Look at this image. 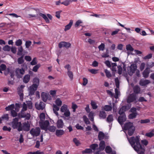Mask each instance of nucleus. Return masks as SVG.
I'll return each instance as SVG.
<instances>
[{
    "label": "nucleus",
    "instance_id": "f257e3e1",
    "mask_svg": "<svg viewBox=\"0 0 154 154\" xmlns=\"http://www.w3.org/2000/svg\"><path fill=\"white\" fill-rule=\"evenodd\" d=\"M128 139L130 144L135 151L139 154H144L145 149L140 142L139 136L132 137Z\"/></svg>",
    "mask_w": 154,
    "mask_h": 154
},
{
    "label": "nucleus",
    "instance_id": "f03ea898",
    "mask_svg": "<svg viewBox=\"0 0 154 154\" xmlns=\"http://www.w3.org/2000/svg\"><path fill=\"white\" fill-rule=\"evenodd\" d=\"M22 68L20 69L17 68L15 69L16 75L18 78H21L25 73V71L27 69V66L25 64L21 65Z\"/></svg>",
    "mask_w": 154,
    "mask_h": 154
},
{
    "label": "nucleus",
    "instance_id": "7ed1b4c3",
    "mask_svg": "<svg viewBox=\"0 0 154 154\" xmlns=\"http://www.w3.org/2000/svg\"><path fill=\"white\" fill-rule=\"evenodd\" d=\"M19 119L17 118L14 119L11 122L12 127L14 129H17L18 131H22V123L21 122H18Z\"/></svg>",
    "mask_w": 154,
    "mask_h": 154
},
{
    "label": "nucleus",
    "instance_id": "20e7f679",
    "mask_svg": "<svg viewBox=\"0 0 154 154\" xmlns=\"http://www.w3.org/2000/svg\"><path fill=\"white\" fill-rule=\"evenodd\" d=\"M41 131L39 127L33 128L31 129L30 131V133L33 137H37L40 134Z\"/></svg>",
    "mask_w": 154,
    "mask_h": 154
},
{
    "label": "nucleus",
    "instance_id": "39448f33",
    "mask_svg": "<svg viewBox=\"0 0 154 154\" xmlns=\"http://www.w3.org/2000/svg\"><path fill=\"white\" fill-rule=\"evenodd\" d=\"M40 126L42 130H46L49 125V122L48 120L39 122Z\"/></svg>",
    "mask_w": 154,
    "mask_h": 154
},
{
    "label": "nucleus",
    "instance_id": "423d86ee",
    "mask_svg": "<svg viewBox=\"0 0 154 154\" xmlns=\"http://www.w3.org/2000/svg\"><path fill=\"white\" fill-rule=\"evenodd\" d=\"M137 66L135 64H131L130 66L129 67L130 70L128 69V73L130 75H132L135 72V71L137 70Z\"/></svg>",
    "mask_w": 154,
    "mask_h": 154
},
{
    "label": "nucleus",
    "instance_id": "0eeeda50",
    "mask_svg": "<svg viewBox=\"0 0 154 154\" xmlns=\"http://www.w3.org/2000/svg\"><path fill=\"white\" fill-rule=\"evenodd\" d=\"M38 87V85L37 84H33L31 86H30L29 88V94L33 95L35 91L36 90Z\"/></svg>",
    "mask_w": 154,
    "mask_h": 154
},
{
    "label": "nucleus",
    "instance_id": "6e6552de",
    "mask_svg": "<svg viewBox=\"0 0 154 154\" xmlns=\"http://www.w3.org/2000/svg\"><path fill=\"white\" fill-rule=\"evenodd\" d=\"M58 46L60 48L64 47L66 48H68L71 47V44L69 42H61L59 43Z\"/></svg>",
    "mask_w": 154,
    "mask_h": 154
},
{
    "label": "nucleus",
    "instance_id": "1a4fd4ad",
    "mask_svg": "<svg viewBox=\"0 0 154 154\" xmlns=\"http://www.w3.org/2000/svg\"><path fill=\"white\" fill-rule=\"evenodd\" d=\"M126 117L125 114L119 116L118 119V121L121 125L123 124V123L126 121Z\"/></svg>",
    "mask_w": 154,
    "mask_h": 154
},
{
    "label": "nucleus",
    "instance_id": "9d476101",
    "mask_svg": "<svg viewBox=\"0 0 154 154\" xmlns=\"http://www.w3.org/2000/svg\"><path fill=\"white\" fill-rule=\"evenodd\" d=\"M30 125L28 122H25L23 123L22 125V130L24 131H28L30 130Z\"/></svg>",
    "mask_w": 154,
    "mask_h": 154
},
{
    "label": "nucleus",
    "instance_id": "9b49d317",
    "mask_svg": "<svg viewBox=\"0 0 154 154\" xmlns=\"http://www.w3.org/2000/svg\"><path fill=\"white\" fill-rule=\"evenodd\" d=\"M136 100V96L135 94L133 93L131 94L128 97L127 102L128 103H129L132 102Z\"/></svg>",
    "mask_w": 154,
    "mask_h": 154
},
{
    "label": "nucleus",
    "instance_id": "f8f14e48",
    "mask_svg": "<svg viewBox=\"0 0 154 154\" xmlns=\"http://www.w3.org/2000/svg\"><path fill=\"white\" fill-rule=\"evenodd\" d=\"M150 83V80L147 79H141L139 82V84L141 86H145Z\"/></svg>",
    "mask_w": 154,
    "mask_h": 154
},
{
    "label": "nucleus",
    "instance_id": "ddd939ff",
    "mask_svg": "<svg viewBox=\"0 0 154 154\" xmlns=\"http://www.w3.org/2000/svg\"><path fill=\"white\" fill-rule=\"evenodd\" d=\"M35 106L38 110H43L45 107V104L42 102H40L39 104H35Z\"/></svg>",
    "mask_w": 154,
    "mask_h": 154
},
{
    "label": "nucleus",
    "instance_id": "4468645a",
    "mask_svg": "<svg viewBox=\"0 0 154 154\" xmlns=\"http://www.w3.org/2000/svg\"><path fill=\"white\" fill-rule=\"evenodd\" d=\"M134 127L133 124L131 122H128L125 123L124 127V129L125 130H128Z\"/></svg>",
    "mask_w": 154,
    "mask_h": 154
},
{
    "label": "nucleus",
    "instance_id": "2eb2a0df",
    "mask_svg": "<svg viewBox=\"0 0 154 154\" xmlns=\"http://www.w3.org/2000/svg\"><path fill=\"white\" fill-rule=\"evenodd\" d=\"M133 90L135 94L140 93V88L138 85H136L134 86L133 88Z\"/></svg>",
    "mask_w": 154,
    "mask_h": 154
},
{
    "label": "nucleus",
    "instance_id": "dca6fc26",
    "mask_svg": "<svg viewBox=\"0 0 154 154\" xmlns=\"http://www.w3.org/2000/svg\"><path fill=\"white\" fill-rule=\"evenodd\" d=\"M57 125L58 128H63L64 123L62 119H60L58 120L57 123Z\"/></svg>",
    "mask_w": 154,
    "mask_h": 154
},
{
    "label": "nucleus",
    "instance_id": "f3484780",
    "mask_svg": "<svg viewBox=\"0 0 154 154\" xmlns=\"http://www.w3.org/2000/svg\"><path fill=\"white\" fill-rule=\"evenodd\" d=\"M150 70V69H148V68H146L143 72L142 75L144 78H147L149 77Z\"/></svg>",
    "mask_w": 154,
    "mask_h": 154
},
{
    "label": "nucleus",
    "instance_id": "a211bd4d",
    "mask_svg": "<svg viewBox=\"0 0 154 154\" xmlns=\"http://www.w3.org/2000/svg\"><path fill=\"white\" fill-rule=\"evenodd\" d=\"M64 133V131L63 130L57 129L56 131L55 134L57 136L60 137L63 135Z\"/></svg>",
    "mask_w": 154,
    "mask_h": 154
},
{
    "label": "nucleus",
    "instance_id": "6ab92c4d",
    "mask_svg": "<svg viewBox=\"0 0 154 154\" xmlns=\"http://www.w3.org/2000/svg\"><path fill=\"white\" fill-rule=\"evenodd\" d=\"M2 121L6 122L8 121L9 117L8 114H5L1 117Z\"/></svg>",
    "mask_w": 154,
    "mask_h": 154
},
{
    "label": "nucleus",
    "instance_id": "aec40b11",
    "mask_svg": "<svg viewBox=\"0 0 154 154\" xmlns=\"http://www.w3.org/2000/svg\"><path fill=\"white\" fill-rule=\"evenodd\" d=\"M99 116L100 119H105L106 118V114L104 111H100Z\"/></svg>",
    "mask_w": 154,
    "mask_h": 154
},
{
    "label": "nucleus",
    "instance_id": "412c9836",
    "mask_svg": "<svg viewBox=\"0 0 154 154\" xmlns=\"http://www.w3.org/2000/svg\"><path fill=\"white\" fill-rule=\"evenodd\" d=\"M105 142L104 140H101L99 144V149L100 150H103L105 148Z\"/></svg>",
    "mask_w": 154,
    "mask_h": 154
},
{
    "label": "nucleus",
    "instance_id": "4be33fe9",
    "mask_svg": "<svg viewBox=\"0 0 154 154\" xmlns=\"http://www.w3.org/2000/svg\"><path fill=\"white\" fill-rule=\"evenodd\" d=\"M72 24L73 20H70L69 23L65 26V28L64 29V31H66L69 29L72 26Z\"/></svg>",
    "mask_w": 154,
    "mask_h": 154
},
{
    "label": "nucleus",
    "instance_id": "5701e85b",
    "mask_svg": "<svg viewBox=\"0 0 154 154\" xmlns=\"http://www.w3.org/2000/svg\"><path fill=\"white\" fill-rule=\"evenodd\" d=\"M30 79V75H29L27 74L25 75L23 79V82L24 83H27Z\"/></svg>",
    "mask_w": 154,
    "mask_h": 154
},
{
    "label": "nucleus",
    "instance_id": "b1692460",
    "mask_svg": "<svg viewBox=\"0 0 154 154\" xmlns=\"http://www.w3.org/2000/svg\"><path fill=\"white\" fill-rule=\"evenodd\" d=\"M42 100L45 102H46L48 99V96L47 94L44 92L42 93L41 95Z\"/></svg>",
    "mask_w": 154,
    "mask_h": 154
},
{
    "label": "nucleus",
    "instance_id": "393cba45",
    "mask_svg": "<svg viewBox=\"0 0 154 154\" xmlns=\"http://www.w3.org/2000/svg\"><path fill=\"white\" fill-rule=\"evenodd\" d=\"M126 107V106H122L119 109V114L121 115L125 114L124 112L125 111V109Z\"/></svg>",
    "mask_w": 154,
    "mask_h": 154
},
{
    "label": "nucleus",
    "instance_id": "a878e982",
    "mask_svg": "<svg viewBox=\"0 0 154 154\" xmlns=\"http://www.w3.org/2000/svg\"><path fill=\"white\" fill-rule=\"evenodd\" d=\"M39 15L44 19L46 23H49V20L48 17L45 14L40 13L39 14Z\"/></svg>",
    "mask_w": 154,
    "mask_h": 154
},
{
    "label": "nucleus",
    "instance_id": "bb28decb",
    "mask_svg": "<svg viewBox=\"0 0 154 154\" xmlns=\"http://www.w3.org/2000/svg\"><path fill=\"white\" fill-rule=\"evenodd\" d=\"M113 120V116L112 115L110 114L108 115L107 119L106 121L109 123L112 122Z\"/></svg>",
    "mask_w": 154,
    "mask_h": 154
},
{
    "label": "nucleus",
    "instance_id": "cd10ccee",
    "mask_svg": "<svg viewBox=\"0 0 154 154\" xmlns=\"http://www.w3.org/2000/svg\"><path fill=\"white\" fill-rule=\"evenodd\" d=\"M104 137L105 134L103 133L102 131H100L99 132L98 135V138L100 140L103 139Z\"/></svg>",
    "mask_w": 154,
    "mask_h": 154
},
{
    "label": "nucleus",
    "instance_id": "c85d7f7f",
    "mask_svg": "<svg viewBox=\"0 0 154 154\" xmlns=\"http://www.w3.org/2000/svg\"><path fill=\"white\" fill-rule=\"evenodd\" d=\"M92 150L91 149L86 148L85 150L82 151V154H91L92 153Z\"/></svg>",
    "mask_w": 154,
    "mask_h": 154
},
{
    "label": "nucleus",
    "instance_id": "c756f323",
    "mask_svg": "<svg viewBox=\"0 0 154 154\" xmlns=\"http://www.w3.org/2000/svg\"><path fill=\"white\" fill-rule=\"evenodd\" d=\"M104 109L106 111H111L112 109V106L109 105H105L104 107Z\"/></svg>",
    "mask_w": 154,
    "mask_h": 154
},
{
    "label": "nucleus",
    "instance_id": "7c9ffc66",
    "mask_svg": "<svg viewBox=\"0 0 154 154\" xmlns=\"http://www.w3.org/2000/svg\"><path fill=\"white\" fill-rule=\"evenodd\" d=\"M14 108V104H11L10 105L7 106L5 108L6 111L12 110Z\"/></svg>",
    "mask_w": 154,
    "mask_h": 154
},
{
    "label": "nucleus",
    "instance_id": "2f4dec72",
    "mask_svg": "<svg viewBox=\"0 0 154 154\" xmlns=\"http://www.w3.org/2000/svg\"><path fill=\"white\" fill-rule=\"evenodd\" d=\"M137 115V113L136 112L132 113L130 114L128 116V118L130 119H132L136 117Z\"/></svg>",
    "mask_w": 154,
    "mask_h": 154
},
{
    "label": "nucleus",
    "instance_id": "473e14b6",
    "mask_svg": "<svg viewBox=\"0 0 154 154\" xmlns=\"http://www.w3.org/2000/svg\"><path fill=\"white\" fill-rule=\"evenodd\" d=\"M24 55L19 58L17 59V62L19 64H20L23 63L24 62V60L23 59Z\"/></svg>",
    "mask_w": 154,
    "mask_h": 154
},
{
    "label": "nucleus",
    "instance_id": "72a5a7b5",
    "mask_svg": "<svg viewBox=\"0 0 154 154\" xmlns=\"http://www.w3.org/2000/svg\"><path fill=\"white\" fill-rule=\"evenodd\" d=\"M128 130V134L130 136H132L134 131L135 128L134 127H132L131 128Z\"/></svg>",
    "mask_w": 154,
    "mask_h": 154
},
{
    "label": "nucleus",
    "instance_id": "f704fd0d",
    "mask_svg": "<svg viewBox=\"0 0 154 154\" xmlns=\"http://www.w3.org/2000/svg\"><path fill=\"white\" fill-rule=\"evenodd\" d=\"M91 105L92 107V109H96L98 107V106L97 105L96 103L92 100L91 101Z\"/></svg>",
    "mask_w": 154,
    "mask_h": 154
},
{
    "label": "nucleus",
    "instance_id": "c9c22d12",
    "mask_svg": "<svg viewBox=\"0 0 154 154\" xmlns=\"http://www.w3.org/2000/svg\"><path fill=\"white\" fill-rule=\"evenodd\" d=\"M111 65L112 67H111L110 68L113 71L116 72V66H117V64L116 63H111Z\"/></svg>",
    "mask_w": 154,
    "mask_h": 154
},
{
    "label": "nucleus",
    "instance_id": "e433bc0d",
    "mask_svg": "<svg viewBox=\"0 0 154 154\" xmlns=\"http://www.w3.org/2000/svg\"><path fill=\"white\" fill-rule=\"evenodd\" d=\"M83 118V120L86 125L90 124V122L86 116H84Z\"/></svg>",
    "mask_w": 154,
    "mask_h": 154
},
{
    "label": "nucleus",
    "instance_id": "4c0bfd02",
    "mask_svg": "<svg viewBox=\"0 0 154 154\" xmlns=\"http://www.w3.org/2000/svg\"><path fill=\"white\" fill-rule=\"evenodd\" d=\"M56 105L58 106H60L62 105V101L59 98H57L55 101Z\"/></svg>",
    "mask_w": 154,
    "mask_h": 154
},
{
    "label": "nucleus",
    "instance_id": "58836bf2",
    "mask_svg": "<svg viewBox=\"0 0 154 154\" xmlns=\"http://www.w3.org/2000/svg\"><path fill=\"white\" fill-rule=\"evenodd\" d=\"M41 65L40 64H38L37 65H36L35 66H34L32 69V71L34 72H37L38 71V68L40 67Z\"/></svg>",
    "mask_w": 154,
    "mask_h": 154
},
{
    "label": "nucleus",
    "instance_id": "ea45409f",
    "mask_svg": "<svg viewBox=\"0 0 154 154\" xmlns=\"http://www.w3.org/2000/svg\"><path fill=\"white\" fill-rule=\"evenodd\" d=\"M126 49L127 51H129L131 52L133 51L134 50V48L130 44H128L126 45Z\"/></svg>",
    "mask_w": 154,
    "mask_h": 154
},
{
    "label": "nucleus",
    "instance_id": "a19ab883",
    "mask_svg": "<svg viewBox=\"0 0 154 154\" xmlns=\"http://www.w3.org/2000/svg\"><path fill=\"white\" fill-rule=\"evenodd\" d=\"M23 51V48L21 46L18 48V51L17 53V54L18 55L21 56L22 55V52Z\"/></svg>",
    "mask_w": 154,
    "mask_h": 154
},
{
    "label": "nucleus",
    "instance_id": "79ce46f5",
    "mask_svg": "<svg viewBox=\"0 0 154 154\" xmlns=\"http://www.w3.org/2000/svg\"><path fill=\"white\" fill-rule=\"evenodd\" d=\"M67 74L71 80L73 79V74L72 72L71 71L67 72Z\"/></svg>",
    "mask_w": 154,
    "mask_h": 154
},
{
    "label": "nucleus",
    "instance_id": "37998d69",
    "mask_svg": "<svg viewBox=\"0 0 154 154\" xmlns=\"http://www.w3.org/2000/svg\"><path fill=\"white\" fill-rule=\"evenodd\" d=\"M73 141L75 143L77 146H79L80 144V141L78 140L76 138H74L73 139Z\"/></svg>",
    "mask_w": 154,
    "mask_h": 154
},
{
    "label": "nucleus",
    "instance_id": "c03bdc74",
    "mask_svg": "<svg viewBox=\"0 0 154 154\" xmlns=\"http://www.w3.org/2000/svg\"><path fill=\"white\" fill-rule=\"evenodd\" d=\"M105 45L103 43H101V44L98 47L99 51H103L105 49Z\"/></svg>",
    "mask_w": 154,
    "mask_h": 154
},
{
    "label": "nucleus",
    "instance_id": "a18cd8bd",
    "mask_svg": "<svg viewBox=\"0 0 154 154\" xmlns=\"http://www.w3.org/2000/svg\"><path fill=\"white\" fill-rule=\"evenodd\" d=\"M67 110V106L66 105H63L60 109L61 111L62 112H64Z\"/></svg>",
    "mask_w": 154,
    "mask_h": 154
},
{
    "label": "nucleus",
    "instance_id": "49530a36",
    "mask_svg": "<svg viewBox=\"0 0 154 154\" xmlns=\"http://www.w3.org/2000/svg\"><path fill=\"white\" fill-rule=\"evenodd\" d=\"M18 95L20 96L21 99L23 98V90L22 89H20L18 91Z\"/></svg>",
    "mask_w": 154,
    "mask_h": 154
},
{
    "label": "nucleus",
    "instance_id": "de8ad7c7",
    "mask_svg": "<svg viewBox=\"0 0 154 154\" xmlns=\"http://www.w3.org/2000/svg\"><path fill=\"white\" fill-rule=\"evenodd\" d=\"M105 151L107 153H110L112 151L111 148L109 146H107L106 147Z\"/></svg>",
    "mask_w": 154,
    "mask_h": 154
},
{
    "label": "nucleus",
    "instance_id": "09e8293b",
    "mask_svg": "<svg viewBox=\"0 0 154 154\" xmlns=\"http://www.w3.org/2000/svg\"><path fill=\"white\" fill-rule=\"evenodd\" d=\"M98 146V145L97 144L94 143L91 144L90 146V148L93 150H95L96 148Z\"/></svg>",
    "mask_w": 154,
    "mask_h": 154
},
{
    "label": "nucleus",
    "instance_id": "8fccbe9b",
    "mask_svg": "<svg viewBox=\"0 0 154 154\" xmlns=\"http://www.w3.org/2000/svg\"><path fill=\"white\" fill-rule=\"evenodd\" d=\"M56 128L55 126H49L48 128V129L49 131L51 132H54Z\"/></svg>",
    "mask_w": 154,
    "mask_h": 154
},
{
    "label": "nucleus",
    "instance_id": "3c124183",
    "mask_svg": "<svg viewBox=\"0 0 154 154\" xmlns=\"http://www.w3.org/2000/svg\"><path fill=\"white\" fill-rule=\"evenodd\" d=\"M32 44V42L29 40L27 41L25 43L26 47L27 48H29Z\"/></svg>",
    "mask_w": 154,
    "mask_h": 154
},
{
    "label": "nucleus",
    "instance_id": "603ef678",
    "mask_svg": "<svg viewBox=\"0 0 154 154\" xmlns=\"http://www.w3.org/2000/svg\"><path fill=\"white\" fill-rule=\"evenodd\" d=\"M116 86L117 88H119V82L117 78L115 79Z\"/></svg>",
    "mask_w": 154,
    "mask_h": 154
},
{
    "label": "nucleus",
    "instance_id": "864d4df0",
    "mask_svg": "<svg viewBox=\"0 0 154 154\" xmlns=\"http://www.w3.org/2000/svg\"><path fill=\"white\" fill-rule=\"evenodd\" d=\"M154 66V63L151 62L149 64H147V67L146 68H148V69H150Z\"/></svg>",
    "mask_w": 154,
    "mask_h": 154
},
{
    "label": "nucleus",
    "instance_id": "5fc2aeb1",
    "mask_svg": "<svg viewBox=\"0 0 154 154\" xmlns=\"http://www.w3.org/2000/svg\"><path fill=\"white\" fill-rule=\"evenodd\" d=\"M105 72L106 73V75L107 78H109L111 77V74L108 70L107 69L105 70Z\"/></svg>",
    "mask_w": 154,
    "mask_h": 154
},
{
    "label": "nucleus",
    "instance_id": "6e6d98bb",
    "mask_svg": "<svg viewBox=\"0 0 154 154\" xmlns=\"http://www.w3.org/2000/svg\"><path fill=\"white\" fill-rule=\"evenodd\" d=\"M145 136L147 137H151L154 136V133L152 132L147 133L146 134Z\"/></svg>",
    "mask_w": 154,
    "mask_h": 154
},
{
    "label": "nucleus",
    "instance_id": "4d7b16f0",
    "mask_svg": "<svg viewBox=\"0 0 154 154\" xmlns=\"http://www.w3.org/2000/svg\"><path fill=\"white\" fill-rule=\"evenodd\" d=\"M27 107L29 109H32V103L31 101H28L27 102Z\"/></svg>",
    "mask_w": 154,
    "mask_h": 154
},
{
    "label": "nucleus",
    "instance_id": "13d9d810",
    "mask_svg": "<svg viewBox=\"0 0 154 154\" xmlns=\"http://www.w3.org/2000/svg\"><path fill=\"white\" fill-rule=\"evenodd\" d=\"M3 49L5 51H10L11 50V48L9 46L6 45L3 48Z\"/></svg>",
    "mask_w": 154,
    "mask_h": 154
},
{
    "label": "nucleus",
    "instance_id": "bf43d9fd",
    "mask_svg": "<svg viewBox=\"0 0 154 154\" xmlns=\"http://www.w3.org/2000/svg\"><path fill=\"white\" fill-rule=\"evenodd\" d=\"M37 62L36 61V58L34 57L32 60V61L31 62L30 64L32 65H36Z\"/></svg>",
    "mask_w": 154,
    "mask_h": 154
},
{
    "label": "nucleus",
    "instance_id": "052dcab7",
    "mask_svg": "<svg viewBox=\"0 0 154 154\" xmlns=\"http://www.w3.org/2000/svg\"><path fill=\"white\" fill-rule=\"evenodd\" d=\"M22 44V42L20 39L17 40L15 42V44L17 46H20Z\"/></svg>",
    "mask_w": 154,
    "mask_h": 154
},
{
    "label": "nucleus",
    "instance_id": "680f3d73",
    "mask_svg": "<svg viewBox=\"0 0 154 154\" xmlns=\"http://www.w3.org/2000/svg\"><path fill=\"white\" fill-rule=\"evenodd\" d=\"M11 116L13 117H15L17 116V112L14 110L11 111Z\"/></svg>",
    "mask_w": 154,
    "mask_h": 154
},
{
    "label": "nucleus",
    "instance_id": "e2e57ef3",
    "mask_svg": "<svg viewBox=\"0 0 154 154\" xmlns=\"http://www.w3.org/2000/svg\"><path fill=\"white\" fill-rule=\"evenodd\" d=\"M152 54L151 53L149 54L146 56L144 57L143 59L144 60H146L147 59H149L152 58Z\"/></svg>",
    "mask_w": 154,
    "mask_h": 154
},
{
    "label": "nucleus",
    "instance_id": "0e129e2a",
    "mask_svg": "<svg viewBox=\"0 0 154 154\" xmlns=\"http://www.w3.org/2000/svg\"><path fill=\"white\" fill-rule=\"evenodd\" d=\"M39 118L41 121H43L45 118V114L44 113H41L40 115Z\"/></svg>",
    "mask_w": 154,
    "mask_h": 154
},
{
    "label": "nucleus",
    "instance_id": "69168bd1",
    "mask_svg": "<svg viewBox=\"0 0 154 154\" xmlns=\"http://www.w3.org/2000/svg\"><path fill=\"white\" fill-rule=\"evenodd\" d=\"M2 129L4 131H8L9 132H10L11 128L10 127L8 128L7 126H4L2 128Z\"/></svg>",
    "mask_w": 154,
    "mask_h": 154
},
{
    "label": "nucleus",
    "instance_id": "338daca9",
    "mask_svg": "<svg viewBox=\"0 0 154 154\" xmlns=\"http://www.w3.org/2000/svg\"><path fill=\"white\" fill-rule=\"evenodd\" d=\"M145 64L144 63H142L140 64V69L141 71H143L144 69Z\"/></svg>",
    "mask_w": 154,
    "mask_h": 154
},
{
    "label": "nucleus",
    "instance_id": "774afa93",
    "mask_svg": "<svg viewBox=\"0 0 154 154\" xmlns=\"http://www.w3.org/2000/svg\"><path fill=\"white\" fill-rule=\"evenodd\" d=\"M150 122V120L148 119H146L144 120H141L140 122L141 124L146 123H149Z\"/></svg>",
    "mask_w": 154,
    "mask_h": 154
}]
</instances>
